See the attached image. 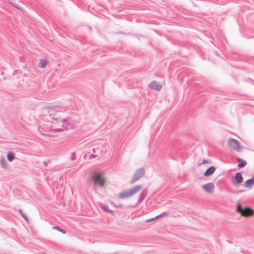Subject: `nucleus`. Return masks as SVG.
I'll list each match as a JSON object with an SVG mask.
<instances>
[{
    "mask_svg": "<svg viewBox=\"0 0 254 254\" xmlns=\"http://www.w3.org/2000/svg\"><path fill=\"white\" fill-rule=\"evenodd\" d=\"M243 181V178L241 173L238 172L236 173L235 177L232 178L231 182L234 186H237L239 184L241 183Z\"/></svg>",
    "mask_w": 254,
    "mask_h": 254,
    "instance_id": "7",
    "label": "nucleus"
},
{
    "mask_svg": "<svg viewBox=\"0 0 254 254\" xmlns=\"http://www.w3.org/2000/svg\"><path fill=\"white\" fill-rule=\"evenodd\" d=\"M254 185V179H251L247 180L245 184L244 187L247 188H252Z\"/></svg>",
    "mask_w": 254,
    "mask_h": 254,
    "instance_id": "11",
    "label": "nucleus"
},
{
    "mask_svg": "<svg viewBox=\"0 0 254 254\" xmlns=\"http://www.w3.org/2000/svg\"><path fill=\"white\" fill-rule=\"evenodd\" d=\"M53 229L57 230L63 233V234L65 233V231L64 230L60 228V227H59L58 226H54L53 227Z\"/></svg>",
    "mask_w": 254,
    "mask_h": 254,
    "instance_id": "19",
    "label": "nucleus"
},
{
    "mask_svg": "<svg viewBox=\"0 0 254 254\" xmlns=\"http://www.w3.org/2000/svg\"><path fill=\"white\" fill-rule=\"evenodd\" d=\"M7 159L10 161H12L14 159V154L12 152H8L6 155Z\"/></svg>",
    "mask_w": 254,
    "mask_h": 254,
    "instance_id": "13",
    "label": "nucleus"
},
{
    "mask_svg": "<svg viewBox=\"0 0 254 254\" xmlns=\"http://www.w3.org/2000/svg\"><path fill=\"white\" fill-rule=\"evenodd\" d=\"M149 87L156 91H160L162 88V84L156 81L151 82L149 84Z\"/></svg>",
    "mask_w": 254,
    "mask_h": 254,
    "instance_id": "8",
    "label": "nucleus"
},
{
    "mask_svg": "<svg viewBox=\"0 0 254 254\" xmlns=\"http://www.w3.org/2000/svg\"><path fill=\"white\" fill-rule=\"evenodd\" d=\"M0 165L3 168L5 169L7 167V163L3 158L0 160Z\"/></svg>",
    "mask_w": 254,
    "mask_h": 254,
    "instance_id": "17",
    "label": "nucleus"
},
{
    "mask_svg": "<svg viewBox=\"0 0 254 254\" xmlns=\"http://www.w3.org/2000/svg\"><path fill=\"white\" fill-rule=\"evenodd\" d=\"M14 6L17 7V5H14Z\"/></svg>",
    "mask_w": 254,
    "mask_h": 254,
    "instance_id": "25",
    "label": "nucleus"
},
{
    "mask_svg": "<svg viewBox=\"0 0 254 254\" xmlns=\"http://www.w3.org/2000/svg\"><path fill=\"white\" fill-rule=\"evenodd\" d=\"M93 152H95V149L94 148L93 149Z\"/></svg>",
    "mask_w": 254,
    "mask_h": 254,
    "instance_id": "24",
    "label": "nucleus"
},
{
    "mask_svg": "<svg viewBox=\"0 0 254 254\" xmlns=\"http://www.w3.org/2000/svg\"><path fill=\"white\" fill-rule=\"evenodd\" d=\"M208 163V161L205 159L203 160V163Z\"/></svg>",
    "mask_w": 254,
    "mask_h": 254,
    "instance_id": "23",
    "label": "nucleus"
},
{
    "mask_svg": "<svg viewBox=\"0 0 254 254\" xmlns=\"http://www.w3.org/2000/svg\"><path fill=\"white\" fill-rule=\"evenodd\" d=\"M145 170L143 168L137 169L134 174V175L130 181V184H133L135 182L138 180L144 175Z\"/></svg>",
    "mask_w": 254,
    "mask_h": 254,
    "instance_id": "6",
    "label": "nucleus"
},
{
    "mask_svg": "<svg viewBox=\"0 0 254 254\" xmlns=\"http://www.w3.org/2000/svg\"><path fill=\"white\" fill-rule=\"evenodd\" d=\"M96 157V155H93V154H91V155H90V157L91 158H95Z\"/></svg>",
    "mask_w": 254,
    "mask_h": 254,
    "instance_id": "22",
    "label": "nucleus"
},
{
    "mask_svg": "<svg viewBox=\"0 0 254 254\" xmlns=\"http://www.w3.org/2000/svg\"><path fill=\"white\" fill-rule=\"evenodd\" d=\"M47 64V62L46 60L44 59H41L40 60V62L39 64V66L41 68H45Z\"/></svg>",
    "mask_w": 254,
    "mask_h": 254,
    "instance_id": "14",
    "label": "nucleus"
},
{
    "mask_svg": "<svg viewBox=\"0 0 254 254\" xmlns=\"http://www.w3.org/2000/svg\"><path fill=\"white\" fill-rule=\"evenodd\" d=\"M142 189V187L140 185H137L134 187L129 189L126 190L122 191L119 195L120 198L124 199L127 197H130L133 195L134 194L140 191Z\"/></svg>",
    "mask_w": 254,
    "mask_h": 254,
    "instance_id": "2",
    "label": "nucleus"
},
{
    "mask_svg": "<svg viewBox=\"0 0 254 254\" xmlns=\"http://www.w3.org/2000/svg\"><path fill=\"white\" fill-rule=\"evenodd\" d=\"M236 211L240 213L241 216L246 217L252 216L254 214V210L251 208L247 207L243 208L240 203L237 204Z\"/></svg>",
    "mask_w": 254,
    "mask_h": 254,
    "instance_id": "3",
    "label": "nucleus"
},
{
    "mask_svg": "<svg viewBox=\"0 0 254 254\" xmlns=\"http://www.w3.org/2000/svg\"><path fill=\"white\" fill-rule=\"evenodd\" d=\"M71 159L72 160H75L76 159V155L74 153H72V156L71 157Z\"/></svg>",
    "mask_w": 254,
    "mask_h": 254,
    "instance_id": "21",
    "label": "nucleus"
},
{
    "mask_svg": "<svg viewBox=\"0 0 254 254\" xmlns=\"http://www.w3.org/2000/svg\"><path fill=\"white\" fill-rule=\"evenodd\" d=\"M146 195V193L144 190H143L141 194H140L139 198L138 199V202H140L142 201V200L144 198Z\"/></svg>",
    "mask_w": 254,
    "mask_h": 254,
    "instance_id": "16",
    "label": "nucleus"
},
{
    "mask_svg": "<svg viewBox=\"0 0 254 254\" xmlns=\"http://www.w3.org/2000/svg\"><path fill=\"white\" fill-rule=\"evenodd\" d=\"M229 146L234 150L237 151H241L243 147L240 145L239 141L232 138H229L228 140Z\"/></svg>",
    "mask_w": 254,
    "mask_h": 254,
    "instance_id": "4",
    "label": "nucleus"
},
{
    "mask_svg": "<svg viewBox=\"0 0 254 254\" xmlns=\"http://www.w3.org/2000/svg\"><path fill=\"white\" fill-rule=\"evenodd\" d=\"M19 212L22 216V217L24 219V220L28 222V220L27 217L26 216V215L23 213L22 210L21 209L19 210Z\"/></svg>",
    "mask_w": 254,
    "mask_h": 254,
    "instance_id": "18",
    "label": "nucleus"
},
{
    "mask_svg": "<svg viewBox=\"0 0 254 254\" xmlns=\"http://www.w3.org/2000/svg\"><path fill=\"white\" fill-rule=\"evenodd\" d=\"M102 209H103L104 210H105V211H107V212H110V213H112L113 212V211L111 210H109V209H108V208L106 207V206H102L101 207Z\"/></svg>",
    "mask_w": 254,
    "mask_h": 254,
    "instance_id": "20",
    "label": "nucleus"
},
{
    "mask_svg": "<svg viewBox=\"0 0 254 254\" xmlns=\"http://www.w3.org/2000/svg\"><path fill=\"white\" fill-rule=\"evenodd\" d=\"M93 179L96 185L102 187L105 183V178L100 173H96L93 175Z\"/></svg>",
    "mask_w": 254,
    "mask_h": 254,
    "instance_id": "5",
    "label": "nucleus"
},
{
    "mask_svg": "<svg viewBox=\"0 0 254 254\" xmlns=\"http://www.w3.org/2000/svg\"><path fill=\"white\" fill-rule=\"evenodd\" d=\"M237 161L239 162L238 167L240 168L244 167L247 164V162L246 161L243 160L240 158H238Z\"/></svg>",
    "mask_w": 254,
    "mask_h": 254,
    "instance_id": "15",
    "label": "nucleus"
},
{
    "mask_svg": "<svg viewBox=\"0 0 254 254\" xmlns=\"http://www.w3.org/2000/svg\"><path fill=\"white\" fill-rule=\"evenodd\" d=\"M167 215V212H163L162 213H161V214L153 218H151V219H147L146 220V223H148V222H152L153 221H154V220H156V219L160 218L162 216H166Z\"/></svg>",
    "mask_w": 254,
    "mask_h": 254,
    "instance_id": "12",
    "label": "nucleus"
},
{
    "mask_svg": "<svg viewBox=\"0 0 254 254\" xmlns=\"http://www.w3.org/2000/svg\"><path fill=\"white\" fill-rule=\"evenodd\" d=\"M45 111L53 120L50 126L51 130L63 131L67 128V125L70 124V123L68 120L64 118V108L60 106L52 105L46 108Z\"/></svg>",
    "mask_w": 254,
    "mask_h": 254,
    "instance_id": "1",
    "label": "nucleus"
},
{
    "mask_svg": "<svg viewBox=\"0 0 254 254\" xmlns=\"http://www.w3.org/2000/svg\"><path fill=\"white\" fill-rule=\"evenodd\" d=\"M202 188L207 192L211 193L214 190V185L210 183L202 186Z\"/></svg>",
    "mask_w": 254,
    "mask_h": 254,
    "instance_id": "9",
    "label": "nucleus"
},
{
    "mask_svg": "<svg viewBox=\"0 0 254 254\" xmlns=\"http://www.w3.org/2000/svg\"><path fill=\"white\" fill-rule=\"evenodd\" d=\"M215 167L214 166H211L208 168L204 173V176L205 177H208L211 175L215 171Z\"/></svg>",
    "mask_w": 254,
    "mask_h": 254,
    "instance_id": "10",
    "label": "nucleus"
}]
</instances>
